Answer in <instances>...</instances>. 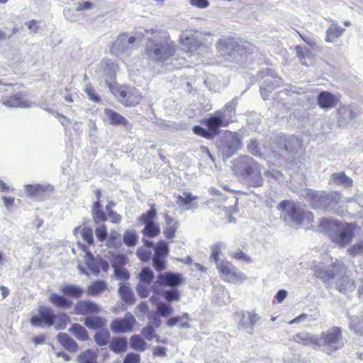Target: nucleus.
I'll list each match as a JSON object with an SVG mask.
<instances>
[{"instance_id": "1", "label": "nucleus", "mask_w": 363, "mask_h": 363, "mask_svg": "<svg viewBox=\"0 0 363 363\" xmlns=\"http://www.w3.org/2000/svg\"><path fill=\"white\" fill-rule=\"evenodd\" d=\"M151 34L145 45V54L150 60L164 62L175 55L177 45L169 35L163 31L153 30Z\"/></svg>"}, {"instance_id": "2", "label": "nucleus", "mask_w": 363, "mask_h": 363, "mask_svg": "<svg viewBox=\"0 0 363 363\" xmlns=\"http://www.w3.org/2000/svg\"><path fill=\"white\" fill-rule=\"evenodd\" d=\"M238 104L237 99H232L223 108L215 111L209 118L203 119L202 123L207 126L213 136L218 135L220 127H227L235 121Z\"/></svg>"}, {"instance_id": "3", "label": "nucleus", "mask_w": 363, "mask_h": 363, "mask_svg": "<svg viewBox=\"0 0 363 363\" xmlns=\"http://www.w3.org/2000/svg\"><path fill=\"white\" fill-rule=\"evenodd\" d=\"M303 196L315 209L333 208L340 202L342 196L336 191H317L312 189L304 191Z\"/></svg>"}, {"instance_id": "4", "label": "nucleus", "mask_w": 363, "mask_h": 363, "mask_svg": "<svg viewBox=\"0 0 363 363\" xmlns=\"http://www.w3.org/2000/svg\"><path fill=\"white\" fill-rule=\"evenodd\" d=\"M318 346L323 347V350L328 354L340 350L344 345L341 329L332 327L318 335Z\"/></svg>"}, {"instance_id": "5", "label": "nucleus", "mask_w": 363, "mask_h": 363, "mask_svg": "<svg viewBox=\"0 0 363 363\" xmlns=\"http://www.w3.org/2000/svg\"><path fill=\"white\" fill-rule=\"evenodd\" d=\"M278 208L282 211L281 217L286 223L291 226L298 225L302 223L304 216L306 215L298 206L294 202L284 200L281 201Z\"/></svg>"}, {"instance_id": "6", "label": "nucleus", "mask_w": 363, "mask_h": 363, "mask_svg": "<svg viewBox=\"0 0 363 363\" xmlns=\"http://www.w3.org/2000/svg\"><path fill=\"white\" fill-rule=\"evenodd\" d=\"M217 147L223 159H228L241 149L242 145L237 135L229 132L217 142Z\"/></svg>"}, {"instance_id": "7", "label": "nucleus", "mask_w": 363, "mask_h": 363, "mask_svg": "<svg viewBox=\"0 0 363 363\" xmlns=\"http://www.w3.org/2000/svg\"><path fill=\"white\" fill-rule=\"evenodd\" d=\"M138 45L139 42H137L135 37L129 36L127 33H123L114 42L111 52L117 56H129Z\"/></svg>"}, {"instance_id": "8", "label": "nucleus", "mask_w": 363, "mask_h": 363, "mask_svg": "<svg viewBox=\"0 0 363 363\" xmlns=\"http://www.w3.org/2000/svg\"><path fill=\"white\" fill-rule=\"evenodd\" d=\"M314 275L323 282H329L342 273H345V266L339 262H335L331 265L325 267L320 263L313 268Z\"/></svg>"}, {"instance_id": "9", "label": "nucleus", "mask_w": 363, "mask_h": 363, "mask_svg": "<svg viewBox=\"0 0 363 363\" xmlns=\"http://www.w3.org/2000/svg\"><path fill=\"white\" fill-rule=\"evenodd\" d=\"M169 253L168 243L164 240H160L154 247V254L152 257V267L157 272H162L167 269V256Z\"/></svg>"}, {"instance_id": "10", "label": "nucleus", "mask_w": 363, "mask_h": 363, "mask_svg": "<svg viewBox=\"0 0 363 363\" xmlns=\"http://www.w3.org/2000/svg\"><path fill=\"white\" fill-rule=\"evenodd\" d=\"M157 216V211L152 208L145 213L142 214L138 220L140 224L145 225V228L142 230V233L145 237L152 238L160 233V228L158 224L155 222Z\"/></svg>"}, {"instance_id": "11", "label": "nucleus", "mask_w": 363, "mask_h": 363, "mask_svg": "<svg viewBox=\"0 0 363 363\" xmlns=\"http://www.w3.org/2000/svg\"><path fill=\"white\" fill-rule=\"evenodd\" d=\"M218 269L225 280L233 284L242 283L247 279L245 274L229 262L220 261V263H218Z\"/></svg>"}, {"instance_id": "12", "label": "nucleus", "mask_w": 363, "mask_h": 363, "mask_svg": "<svg viewBox=\"0 0 363 363\" xmlns=\"http://www.w3.org/2000/svg\"><path fill=\"white\" fill-rule=\"evenodd\" d=\"M354 236V225L352 223L340 224L338 230L332 235L331 240L339 246H345L351 242Z\"/></svg>"}, {"instance_id": "13", "label": "nucleus", "mask_w": 363, "mask_h": 363, "mask_svg": "<svg viewBox=\"0 0 363 363\" xmlns=\"http://www.w3.org/2000/svg\"><path fill=\"white\" fill-rule=\"evenodd\" d=\"M55 315L52 308L45 306H41L38 309V314L32 316L30 319V324L35 327H43V325L50 327L54 325Z\"/></svg>"}, {"instance_id": "14", "label": "nucleus", "mask_w": 363, "mask_h": 363, "mask_svg": "<svg viewBox=\"0 0 363 363\" xmlns=\"http://www.w3.org/2000/svg\"><path fill=\"white\" fill-rule=\"evenodd\" d=\"M199 35L200 33L197 31L186 30L183 32L180 37V43L187 48V52L191 53V55H195L194 52L201 46Z\"/></svg>"}, {"instance_id": "15", "label": "nucleus", "mask_w": 363, "mask_h": 363, "mask_svg": "<svg viewBox=\"0 0 363 363\" xmlns=\"http://www.w3.org/2000/svg\"><path fill=\"white\" fill-rule=\"evenodd\" d=\"M118 100L124 106H134L140 103L142 96L135 88L122 87L118 90Z\"/></svg>"}, {"instance_id": "16", "label": "nucleus", "mask_w": 363, "mask_h": 363, "mask_svg": "<svg viewBox=\"0 0 363 363\" xmlns=\"http://www.w3.org/2000/svg\"><path fill=\"white\" fill-rule=\"evenodd\" d=\"M135 323V318L130 313H126L123 318H116L111 323V330L114 333L130 332Z\"/></svg>"}, {"instance_id": "17", "label": "nucleus", "mask_w": 363, "mask_h": 363, "mask_svg": "<svg viewBox=\"0 0 363 363\" xmlns=\"http://www.w3.org/2000/svg\"><path fill=\"white\" fill-rule=\"evenodd\" d=\"M218 49L223 55H231L233 52L239 55L245 53L244 45L239 44L233 39H223L218 43Z\"/></svg>"}, {"instance_id": "18", "label": "nucleus", "mask_w": 363, "mask_h": 363, "mask_svg": "<svg viewBox=\"0 0 363 363\" xmlns=\"http://www.w3.org/2000/svg\"><path fill=\"white\" fill-rule=\"evenodd\" d=\"M260 165L253 158L247 155H241L236 160L235 167L246 176L258 168Z\"/></svg>"}, {"instance_id": "19", "label": "nucleus", "mask_w": 363, "mask_h": 363, "mask_svg": "<svg viewBox=\"0 0 363 363\" xmlns=\"http://www.w3.org/2000/svg\"><path fill=\"white\" fill-rule=\"evenodd\" d=\"M103 121L112 125H123L125 128L131 127V125L125 117L110 108L104 109Z\"/></svg>"}, {"instance_id": "20", "label": "nucleus", "mask_w": 363, "mask_h": 363, "mask_svg": "<svg viewBox=\"0 0 363 363\" xmlns=\"http://www.w3.org/2000/svg\"><path fill=\"white\" fill-rule=\"evenodd\" d=\"M117 66L111 60H106L101 63V69L99 74L104 80L107 86L111 87L114 82Z\"/></svg>"}, {"instance_id": "21", "label": "nucleus", "mask_w": 363, "mask_h": 363, "mask_svg": "<svg viewBox=\"0 0 363 363\" xmlns=\"http://www.w3.org/2000/svg\"><path fill=\"white\" fill-rule=\"evenodd\" d=\"M159 282L164 286L177 288L184 284V281L181 274L167 272L159 274Z\"/></svg>"}, {"instance_id": "22", "label": "nucleus", "mask_w": 363, "mask_h": 363, "mask_svg": "<svg viewBox=\"0 0 363 363\" xmlns=\"http://www.w3.org/2000/svg\"><path fill=\"white\" fill-rule=\"evenodd\" d=\"M260 320V316L252 311H245L241 314L238 327L247 330L249 334H252L253 328Z\"/></svg>"}, {"instance_id": "23", "label": "nucleus", "mask_w": 363, "mask_h": 363, "mask_svg": "<svg viewBox=\"0 0 363 363\" xmlns=\"http://www.w3.org/2000/svg\"><path fill=\"white\" fill-rule=\"evenodd\" d=\"M283 84L282 79L277 76H272L265 79L260 85V93L263 99L266 100L272 90Z\"/></svg>"}, {"instance_id": "24", "label": "nucleus", "mask_w": 363, "mask_h": 363, "mask_svg": "<svg viewBox=\"0 0 363 363\" xmlns=\"http://www.w3.org/2000/svg\"><path fill=\"white\" fill-rule=\"evenodd\" d=\"M25 188L28 195L40 200L45 199L52 191V186L50 185H26Z\"/></svg>"}, {"instance_id": "25", "label": "nucleus", "mask_w": 363, "mask_h": 363, "mask_svg": "<svg viewBox=\"0 0 363 363\" xmlns=\"http://www.w3.org/2000/svg\"><path fill=\"white\" fill-rule=\"evenodd\" d=\"M101 311L102 308L99 306L91 301H79L74 307V312L77 315L99 313Z\"/></svg>"}, {"instance_id": "26", "label": "nucleus", "mask_w": 363, "mask_h": 363, "mask_svg": "<svg viewBox=\"0 0 363 363\" xmlns=\"http://www.w3.org/2000/svg\"><path fill=\"white\" fill-rule=\"evenodd\" d=\"M3 105L10 108H27L30 106V102L28 101L21 93H17L3 99Z\"/></svg>"}, {"instance_id": "27", "label": "nucleus", "mask_w": 363, "mask_h": 363, "mask_svg": "<svg viewBox=\"0 0 363 363\" xmlns=\"http://www.w3.org/2000/svg\"><path fill=\"white\" fill-rule=\"evenodd\" d=\"M164 227L163 233L166 238L172 239L175 236V233L179 227V221L167 213L164 214Z\"/></svg>"}, {"instance_id": "28", "label": "nucleus", "mask_w": 363, "mask_h": 363, "mask_svg": "<svg viewBox=\"0 0 363 363\" xmlns=\"http://www.w3.org/2000/svg\"><path fill=\"white\" fill-rule=\"evenodd\" d=\"M340 223L335 220H330L328 218H323L320 220L318 226V231L327 234L330 238H332V235L338 230Z\"/></svg>"}, {"instance_id": "29", "label": "nucleus", "mask_w": 363, "mask_h": 363, "mask_svg": "<svg viewBox=\"0 0 363 363\" xmlns=\"http://www.w3.org/2000/svg\"><path fill=\"white\" fill-rule=\"evenodd\" d=\"M335 279L336 289L340 293L345 294L353 291L355 288L354 280L350 279L348 276H345V273H342L340 276L335 278Z\"/></svg>"}, {"instance_id": "30", "label": "nucleus", "mask_w": 363, "mask_h": 363, "mask_svg": "<svg viewBox=\"0 0 363 363\" xmlns=\"http://www.w3.org/2000/svg\"><path fill=\"white\" fill-rule=\"evenodd\" d=\"M318 102L320 108L328 109L335 106L337 99L331 93L322 91L318 95Z\"/></svg>"}, {"instance_id": "31", "label": "nucleus", "mask_w": 363, "mask_h": 363, "mask_svg": "<svg viewBox=\"0 0 363 363\" xmlns=\"http://www.w3.org/2000/svg\"><path fill=\"white\" fill-rule=\"evenodd\" d=\"M293 340L303 345H315L318 346V335H311L307 333H296L293 336Z\"/></svg>"}, {"instance_id": "32", "label": "nucleus", "mask_w": 363, "mask_h": 363, "mask_svg": "<svg viewBox=\"0 0 363 363\" xmlns=\"http://www.w3.org/2000/svg\"><path fill=\"white\" fill-rule=\"evenodd\" d=\"M58 342L65 349L69 352H77L78 350L77 343L67 333H60L57 336Z\"/></svg>"}, {"instance_id": "33", "label": "nucleus", "mask_w": 363, "mask_h": 363, "mask_svg": "<svg viewBox=\"0 0 363 363\" xmlns=\"http://www.w3.org/2000/svg\"><path fill=\"white\" fill-rule=\"evenodd\" d=\"M127 338L114 337L111 339L109 348L116 354L125 352L127 350Z\"/></svg>"}, {"instance_id": "34", "label": "nucleus", "mask_w": 363, "mask_h": 363, "mask_svg": "<svg viewBox=\"0 0 363 363\" xmlns=\"http://www.w3.org/2000/svg\"><path fill=\"white\" fill-rule=\"evenodd\" d=\"M118 294L122 300L127 304H133L135 303L134 294L129 284H120L118 289Z\"/></svg>"}, {"instance_id": "35", "label": "nucleus", "mask_w": 363, "mask_h": 363, "mask_svg": "<svg viewBox=\"0 0 363 363\" xmlns=\"http://www.w3.org/2000/svg\"><path fill=\"white\" fill-rule=\"evenodd\" d=\"M345 29L335 23H333L326 31L325 40L329 43H334L344 33Z\"/></svg>"}, {"instance_id": "36", "label": "nucleus", "mask_w": 363, "mask_h": 363, "mask_svg": "<svg viewBox=\"0 0 363 363\" xmlns=\"http://www.w3.org/2000/svg\"><path fill=\"white\" fill-rule=\"evenodd\" d=\"M107 289V283L104 280H96L92 282L87 288L86 294L95 296L103 293Z\"/></svg>"}, {"instance_id": "37", "label": "nucleus", "mask_w": 363, "mask_h": 363, "mask_svg": "<svg viewBox=\"0 0 363 363\" xmlns=\"http://www.w3.org/2000/svg\"><path fill=\"white\" fill-rule=\"evenodd\" d=\"M247 182L249 185L253 187H259L262 186L264 182V179L262 176V170L261 167L259 166L255 170L252 172L250 174L247 175Z\"/></svg>"}, {"instance_id": "38", "label": "nucleus", "mask_w": 363, "mask_h": 363, "mask_svg": "<svg viewBox=\"0 0 363 363\" xmlns=\"http://www.w3.org/2000/svg\"><path fill=\"white\" fill-rule=\"evenodd\" d=\"M49 301L55 306L65 309L71 308L72 305V303L65 297L56 293H53L50 296Z\"/></svg>"}, {"instance_id": "39", "label": "nucleus", "mask_w": 363, "mask_h": 363, "mask_svg": "<svg viewBox=\"0 0 363 363\" xmlns=\"http://www.w3.org/2000/svg\"><path fill=\"white\" fill-rule=\"evenodd\" d=\"M352 179L347 177L344 172L334 173L330 179V183H334L342 185L345 187H350L352 185Z\"/></svg>"}, {"instance_id": "40", "label": "nucleus", "mask_w": 363, "mask_h": 363, "mask_svg": "<svg viewBox=\"0 0 363 363\" xmlns=\"http://www.w3.org/2000/svg\"><path fill=\"white\" fill-rule=\"evenodd\" d=\"M60 291L65 295L74 298H80L84 294V289L79 286L67 284L60 288Z\"/></svg>"}, {"instance_id": "41", "label": "nucleus", "mask_w": 363, "mask_h": 363, "mask_svg": "<svg viewBox=\"0 0 363 363\" xmlns=\"http://www.w3.org/2000/svg\"><path fill=\"white\" fill-rule=\"evenodd\" d=\"M84 323L89 329L97 330L105 325L106 320L101 316H89L85 318Z\"/></svg>"}, {"instance_id": "42", "label": "nucleus", "mask_w": 363, "mask_h": 363, "mask_svg": "<svg viewBox=\"0 0 363 363\" xmlns=\"http://www.w3.org/2000/svg\"><path fill=\"white\" fill-rule=\"evenodd\" d=\"M162 296L167 303H171L174 301L179 302L182 299V294L177 288H170L162 292Z\"/></svg>"}, {"instance_id": "43", "label": "nucleus", "mask_w": 363, "mask_h": 363, "mask_svg": "<svg viewBox=\"0 0 363 363\" xmlns=\"http://www.w3.org/2000/svg\"><path fill=\"white\" fill-rule=\"evenodd\" d=\"M68 330L80 341H85L88 340V333L86 330L79 324H72Z\"/></svg>"}, {"instance_id": "44", "label": "nucleus", "mask_w": 363, "mask_h": 363, "mask_svg": "<svg viewBox=\"0 0 363 363\" xmlns=\"http://www.w3.org/2000/svg\"><path fill=\"white\" fill-rule=\"evenodd\" d=\"M138 240V235L135 230H126L123 236L124 244L130 247L136 245Z\"/></svg>"}, {"instance_id": "45", "label": "nucleus", "mask_w": 363, "mask_h": 363, "mask_svg": "<svg viewBox=\"0 0 363 363\" xmlns=\"http://www.w3.org/2000/svg\"><path fill=\"white\" fill-rule=\"evenodd\" d=\"M156 313L160 317L167 318L174 313V308L168 303L160 302L157 303Z\"/></svg>"}, {"instance_id": "46", "label": "nucleus", "mask_w": 363, "mask_h": 363, "mask_svg": "<svg viewBox=\"0 0 363 363\" xmlns=\"http://www.w3.org/2000/svg\"><path fill=\"white\" fill-rule=\"evenodd\" d=\"M130 345L132 349L140 352L145 350L147 346L145 341L139 335H134L130 338Z\"/></svg>"}, {"instance_id": "47", "label": "nucleus", "mask_w": 363, "mask_h": 363, "mask_svg": "<svg viewBox=\"0 0 363 363\" xmlns=\"http://www.w3.org/2000/svg\"><path fill=\"white\" fill-rule=\"evenodd\" d=\"M86 264L92 273L97 276L99 274V258H94L91 253L86 254Z\"/></svg>"}, {"instance_id": "48", "label": "nucleus", "mask_w": 363, "mask_h": 363, "mask_svg": "<svg viewBox=\"0 0 363 363\" xmlns=\"http://www.w3.org/2000/svg\"><path fill=\"white\" fill-rule=\"evenodd\" d=\"M110 337V333L107 330H102L95 333L94 339L98 345L104 346L108 343Z\"/></svg>"}, {"instance_id": "49", "label": "nucleus", "mask_w": 363, "mask_h": 363, "mask_svg": "<svg viewBox=\"0 0 363 363\" xmlns=\"http://www.w3.org/2000/svg\"><path fill=\"white\" fill-rule=\"evenodd\" d=\"M140 282L150 284L155 278L153 271L148 267H143L138 274Z\"/></svg>"}, {"instance_id": "50", "label": "nucleus", "mask_w": 363, "mask_h": 363, "mask_svg": "<svg viewBox=\"0 0 363 363\" xmlns=\"http://www.w3.org/2000/svg\"><path fill=\"white\" fill-rule=\"evenodd\" d=\"M96 359V354L90 350L83 352L78 356L79 363H94Z\"/></svg>"}, {"instance_id": "51", "label": "nucleus", "mask_w": 363, "mask_h": 363, "mask_svg": "<svg viewBox=\"0 0 363 363\" xmlns=\"http://www.w3.org/2000/svg\"><path fill=\"white\" fill-rule=\"evenodd\" d=\"M112 267L114 269V275L116 276V279L126 281L130 278V274L127 269L118 266L116 262L112 264Z\"/></svg>"}, {"instance_id": "52", "label": "nucleus", "mask_w": 363, "mask_h": 363, "mask_svg": "<svg viewBox=\"0 0 363 363\" xmlns=\"http://www.w3.org/2000/svg\"><path fill=\"white\" fill-rule=\"evenodd\" d=\"M183 195L187 203V206L185 208V210H194L198 208V203H191V201L197 199L196 196H194L191 193L187 191H184Z\"/></svg>"}, {"instance_id": "53", "label": "nucleus", "mask_w": 363, "mask_h": 363, "mask_svg": "<svg viewBox=\"0 0 363 363\" xmlns=\"http://www.w3.org/2000/svg\"><path fill=\"white\" fill-rule=\"evenodd\" d=\"M149 284L139 282L136 286V291L138 296L142 298H145L149 296L150 295V287L148 286Z\"/></svg>"}, {"instance_id": "54", "label": "nucleus", "mask_w": 363, "mask_h": 363, "mask_svg": "<svg viewBox=\"0 0 363 363\" xmlns=\"http://www.w3.org/2000/svg\"><path fill=\"white\" fill-rule=\"evenodd\" d=\"M137 257L143 262H148L152 257V252L143 247H139L136 251Z\"/></svg>"}, {"instance_id": "55", "label": "nucleus", "mask_w": 363, "mask_h": 363, "mask_svg": "<svg viewBox=\"0 0 363 363\" xmlns=\"http://www.w3.org/2000/svg\"><path fill=\"white\" fill-rule=\"evenodd\" d=\"M230 255L231 257L238 259V260H242L246 263H251L252 262L251 257L246 254H245L241 250H236L233 252H230Z\"/></svg>"}, {"instance_id": "56", "label": "nucleus", "mask_w": 363, "mask_h": 363, "mask_svg": "<svg viewBox=\"0 0 363 363\" xmlns=\"http://www.w3.org/2000/svg\"><path fill=\"white\" fill-rule=\"evenodd\" d=\"M193 131L195 134L206 139H211L214 137L208 129L206 130L200 125H195L193 128Z\"/></svg>"}, {"instance_id": "57", "label": "nucleus", "mask_w": 363, "mask_h": 363, "mask_svg": "<svg viewBox=\"0 0 363 363\" xmlns=\"http://www.w3.org/2000/svg\"><path fill=\"white\" fill-rule=\"evenodd\" d=\"M295 49L296 50L297 57L301 60L309 58L311 56V52L307 48H303L297 45Z\"/></svg>"}, {"instance_id": "58", "label": "nucleus", "mask_w": 363, "mask_h": 363, "mask_svg": "<svg viewBox=\"0 0 363 363\" xmlns=\"http://www.w3.org/2000/svg\"><path fill=\"white\" fill-rule=\"evenodd\" d=\"M142 333L147 340H152L156 337L154 326L148 325L142 330Z\"/></svg>"}, {"instance_id": "59", "label": "nucleus", "mask_w": 363, "mask_h": 363, "mask_svg": "<svg viewBox=\"0 0 363 363\" xmlns=\"http://www.w3.org/2000/svg\"><path fill=\"white\" fill-rule=\"evenodd\" d=\"M82 237L89 245L94 243L93 231L89 228H84L82 230Z\"/></svg>"}, {"instance_id": "60", "label": "nucleus", "mask_w": 363, "mask_h": 363, "mask_svg": "<svg viewBox=\"0 0 363 363\" xmlns=\"http://www.w3.org/2000/svg\"><path fill=\"white\" fill-rule=\"evenodd\" d=\"M95 234L99 240L104 241L108 236L106 227L104 225L97 227L95 230Z\"/></svg>"}, {"instance_id": "61", "label": "nucleus", "mask_w": 363, "mask_h": 363, "mask_svg": "<svg viewBox=\"0 0 363 363\" xmlns=\"http://www.w3.org/2000/svg\"><path fill=\"white\" fill-rule=\"evenodd\" d=\"M91 213H92L94 221L96 224L103 223V222L106 221L107 219L105 213L103 211H101V209L95 211H92Z\"/></svg>"}, {"instance_id": "62", "label": "nucleus", "mask_w": 363, "mask_h": 363, "mask_svg": "<svg viewBox=\"0 0 363 363\" xmlns=\"http://www.w3.org/2000/svg\"><path fill=\"white\" fill-rule=\"evenodd\" d=\"M55 116L58 119L62 125L65 128V130H67L69 128L71 127L72 124V121H71L68 118L65 116L60 114L59 113H55Z\"/></svg>"}, {"instance_id": "63", "label": "nucleus", "mask_w": 363, "mask_h": 363, "mask_svg": "<svg viewBox=\"0 0 363 363\" xmlns=\"http://www.w3.org/2000/svg\"><path fill=\"white\" fill-rule=\"evenodd\" d=\"M140 356L138 354L135 353H128L126 354L123 363H140Z\"/></svg>"}, {"instance_id": "64", "label": "nucleus", "mask_w": 363, "mask_h": 363, "mask_svg": "<svg viewBox=\"0 0 363 363\" xmlns=\"http://www.w3.org/2000/svg\"><path fill=\"white\" fill-rule=\"evenodd\" d=\"M348 252L352 255H357L363 252V240L351 246L348 249Z\"/></svg>"}]
</instances>
